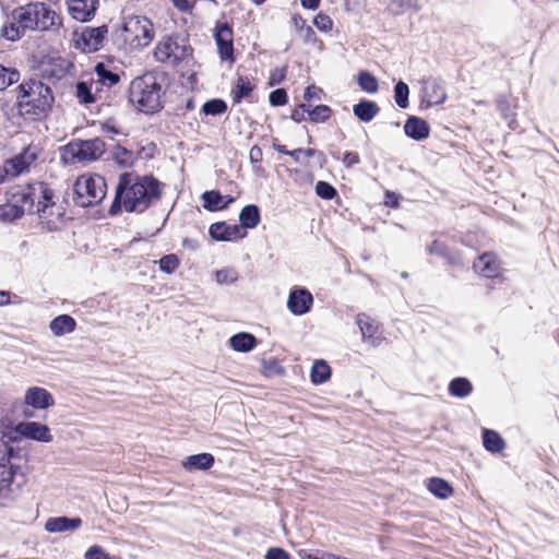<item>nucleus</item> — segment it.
Wrapping results in <instances>:
<instances>
[{"label":"nucleus","instance_id":"1","mask_svg":"<svg viewBox=\"0 0 559 559\" xmlns=\"http://www.w3.org/2000/svg\"><path fill=\"white\" fill-rule=\"evenodd\" d=\"M160 194V182L152 175L123 173L119 176L109 213L116 215L122 209L128 213H143L159 200Z\"/></svg>","mask_w":559,"mask_h":559},{"label":"nucleus","instance_id":"2","mask_svg":"<svg viewBox=\"0 0 559 559\" xmlns=\"http://www.w3.org/2000/svg\"><path fill=\"white\" fill-rule=\"evenodd\" d=\"M166 92V73L146 72L130 82L128 98L140 112L153 115L164 108Z\"/></svg>","mask_w":559,"mask_h":559},{"label":"nucleus","instance_id":"3","mask_svg":"<svg viewBox=\"0 0 559 559\" xmlns=\"http://www.w3.org/2000/svg\"><path fill=\"white\" fill-rule=\"evenodd\" d=\"M20 200L26 206L27 214H36L41 223H46L48 230L58 228V221L63 216L62 212L57 213V221L50 218L53 215L55 192L47 182L33 181L25 186L13 187Z\"/></svg>","mask_w":559,"mask_h":559},{"label":"nucleus","instance_id":"4","mask_svg":"<svg viewBox=\"0 0 559 559\" xmlns=\"http://www.w3.org/2000/svg\"><path fill=\"white\" fill-rule=\"evenodd\" d=\"M17 114L25 119L43 117L53 103L51 88L38 80H29L19 85Z\"/></svg>","mask_w":559,"mask_h":559},{"label":"nucleus","instance_id":"5","mask_svg":"<svg viewBox=\"0 0 559 559\" xmlns=\"http://www.w3.org/2000/svg\"><path fill=\"white\" fill-rule=\"evenodd\" d=\"M14 11V20L22 29L28 31H50L61 24L59 15L50 7L43 2H29L20 5Z\"/></svg>","mask_w":559,"mask_h":559},{"label":"nucleus","instance_id":"6","mask_svg":"<svg viewBox=\"0 0 559 559\" xmlns=\"http://www.w3.org/2000/svg\"><path fill=\"white\" fill-rule=\"evenodd\" d=\"M106 195V181L99 175L81 176L73 185V201L78 206L88 207L102 202Z\"/></svg>","mask_w":559,"mask_h":559},{"label":"nucleus","instance_id":"7","mask_svg":"<svg viewBox=\"0 0 559 559\" xmlns=\"http://www.w3.org/2000/svg\"><path fill=\"white\" fill-rule=\"evenodd\" d=\"M19 466H0V507H10L20 497L25 476L17 473Z\"/></svg>","mask_w":559,"mask_h":559},{"label":"nucleus","instance_id":"8","mask_svg":"<svg viewBox=\"0 0 559 559\" xmlns=\"http://www.w3.org/2000/svg\"><path fill=\"white\" fill-rule=\"evenodd\" d=\"M190 47L178 37H164L154 49V57L163 63L179 64L189 55Z\"/></svg>","mask_w":559,"mask_h":559},{"label":"nucleus","instance_id":"9","mask_svg":"<svg viewBox=\"0 0 559 559\" xmlns=\"http://www.w3.org/2000/svg\"><path fill=\"white\" fill-rule=\"evenodd\" d=\"M106 151L105 142L99 138L79 140L67 146V152L78 162H93Z\"/></svg>","mask_w":559,"mask_h":559},{"label":"nucleus","instance_id":"10","mask_svg":"<svg viewBox=\"0 0 559 559\" xmlns=\"http://www.w3.org/2000/svg\"><path fill=\"white\" fill-rule=\"evenodd\" d=\"M128 34V39L138 47H146L154 37L153 24L144 16H133L129 19L123 26Z\"/></svg>","mask_w":559,"mask_h":559},{"label":"nucleus","instance_id":"11","mask_svg":"<svg viewBox=\"0 0 559 559\" xmlns=\"http://www.w3.org/2000/svg\"><path fill=\"white\" fill-rule=\"evenodd\" d=\"M13 427L0 421V466H15L12 460L20 457L22 450L15 445L21 439L17 433H11Z\"/></svg>","mask_w":559,"mask_h":559},{"label":"nucleus","instance_id":"12","mask_svg":"<svg viewBox=\"0 0 559 559\" xmlns=\"http://www.w3.org/2000/svg\"><path fill=\"white\" fill-rule=\"evenodd\" d=\"M39 152L40 150L36 145H28L24 147L22 152L5 162V174L12 177H17L27 173L31 165L38 158Z\"/></svg>","mask_w":559,"mask_h":559},{"label":"nucleus","instance_id":"13","mask_svg":"<svg viewBox=\"0 0 559 559\" xmlns=\"http://www.w3.org/2000/svg\"><path fill=\"white\" fill-rule=\"evenodd\" d=\"M214 39L217 45L219 58L223 61H235L233 28L227 22L217 23L214 29Z\"/></svg>","mask_w":559,"mask_h":559},{"label":"nucleus","instance_id":"14","mask_svg":"<svg viewBox=\"0 0 559 559\" xmlns=\"http://www.w3.org/2000/svg\"><path fill=\"white\" fill-rule=\"evenodd\" d=\"M424 94L423 104L426 107L441 105L447 100V92L443 80L440 78L429 76L420 81Z\"/></svg>","mask_w":559,"mask_h":559},{"label":"nucleus","instance_id":"15","mask_svg":"<svg viewBox=\"0 0 559 559\" xmlns=\"http://www.w3.org/2000/svg\"><path fill=\"white\" fill-rule=\"evenodd\" d=\"M11 433H17L20 438H26L38 442L48 443L52 441V435L50 433L49 427L38 421H21L13 427V431Z\"/></svg>","mask_w":559,"mask_h":559},{"label":"nucleus","instance_id":"16","mask_svg":"<svg viewBox=\"0 0 559 559\" xmlns=\"http://www.w3.org/2000/svg\"><path fill=\"white\" fill-rule=\"evenodd\" d=\"M313 305L312 294L305 287L296 286L289 292L287 309L294 316H304L310 312Z\"/></svg>","mask_w":559,"mask_h":559},{"label":"nucleus","instance_id":"17","mask_svg":"<svg viewBox=\"0 0 559 559\" xmlns=\"http://www.w3.org/2000/svg\"><path fill=\"white\" fill-rule=\"evenodd\" d=\"M108 29L106 25L99 27H86L78 39V46L84 52H94L102 48Z\"/></svg>","mask_w":559,"mask_h":559},{"label":"nucleus","instance_id":"18","mask_svg":"<svg viewBox=\"0 0 559 559\" xmlns=\"http://www.w3.org/2000/svg\"><path fill=\"white\" fill-rule=\"evenodd\" d=\"M26 209L12 187L7 192V203L0 205V221L13 222L19 219L27 213Z\"/></svg>","mask_w":559,"mask_h":559},{"label":"nucleus","instance_id":"19","mask_svg":"<svg viewBox=\"0 0 559 559\" xmlns=\"http://www.w3.org/2000/svg\"><path fill=\"white\" fill-rule=\"evenodd\" d=\"M209 234L215 241H233L247 235L239 225H229L225 222L213 223L209 228Z\"/></svg>","mask_w":559,"mask_h":559},{"label":"nucleus","instance_id":"20","mask_svg":"<svg viewBox=\"0 0 559 559\" xmlns=\"http://www.w3.org/2000/svg\"><path fill=\"white\" fill-rule=\"evenodd\" d=\"M71 16L80 22H87L95 15L98 0H66Z\"/></svg>","mask_w":559,"mask_h":559},{"label":"nucleus","instance_id":"21","mask_svg":"<svg viewBox=\"0 0 559 559\" xmlns=\"http://www.w3.org/2000/svg\"><path fill=\"white\" fill-rule=\"evenodd\" d=\"M24 402L35 409H47L55 404L53 396L45 388L31 386L25 391Z\"/></svg>","mask_w":559,"mask_h":559},{"label":"nucleus","instance_id":"22","mask_svg":"<svg viewBox=\"0 0 559 559\" xmlns=\"http://www.w3.org/2000/svg\"><path fill=\"white\" fill-rule=\"evenodd\" d=\"M356 323L358 324L364 342L371 346H379L381 337L379 336V325L366 313H358L356 316Z\"/></svg>","mask_w":559,"mask_h":559},{"label":"nucleus","instance_id":"23","mask_svg":"<svg viewBox=\"0 0 559 559\" xmlns=\"http://www.w3.org/2000/svg\"><path fill=\"white\" fill-rule=\"evenodd\" d=\"M474 270L487 278H495L500 274V263L496 255L485 252L473 264Z\"/></svg>","mask_w":559,"mask_h":559},{"label":"nucleus","instance_id":"24","mask_svg":"<svg viewBox=\"0 0 559 559\" xmlns=\"http://www.w3.org/2000/svg\"><path fill=\"white\" fill-rule=\"evenodd\" d=\"M404 132L415 141H423L429 136L430 128L426 120L416 116H409L405 121Z\"/></svg>","mask_w":559,"mask_h":559},{"label":"nucleus","instance_id":"25","mask_svg":"<svg viewBox=\"0 0 559 559\" xmlns=\"http://www.w3.org/2000/svg\"><path fill=\"white\" fill-rule=\"evenodd\" d=\"M94 72L97 80L94 81L96 86V93H100L103 87H112L120 82V75L117 72L111 71L105 63L98 62L95 66Z\"/></svg>","mask_w":559,"mask_h":559},{"label":"nucleus","instance_id":"26","mask_svg":"<svg viewBox=\"0 0 559 559\" xmlns=\"http://www.w3.org/2000/svg\"><path fill=\"white\" fill-rule=\"evenodd\" d=\"M82 525L80 518L56 516L46 521L45 530L49 533L75 531Z\"/></svg>","mask_w":559,"mask_h":559},{"label":"nucleus","instance_id":"27","mask_svg":"<svg viewBox=\"0 0 559 559\" xmlns=\"http://www.w3.org/2000/svg\"><path fill=\"white\" fill-rule=\"evenodd\" d=\"M380 111V107L373 100L360 99L353 106L354 116L361 122H370Z\"/></svg>","mask_w":559,"mask_h":559},{"label":"nucleus","instance_id":"28","mask_svg":"<svg viewBox=\"0 0 559 559\" xmlns=\"http://www.w3.org/2000/svg\"><path fill=\"white\" fill-rule=\"evenodd\" d=\"M98 94L96 93V86L94 80L91 82L87 81H79L75 84V96L80 104L82 105H91L98 99Z\"/></svg>","mask_w":559,"mask_h":559},{"label":"nucleus","instance_id":"29","mask_svg":"<svg viewBox=\"0 0 559 559\" xmlns=\"http://www.w3.org/2000/svg\"><path fill=\"white\" fill-rule=\"evenodd\" d=\"M258 344L257 337L248 332H239L229 338V345L235 352L249 353Z\"/></svg>","mask_w":559,"mask_h":559},{"label":"nucleus","instance_id":"30","mask_svg":"<svg viewBox=\"0 0 559 559\" xmlns=\"http://www.w3.org/2000/svg\"><path fill=\"white\" fill-rule=\"evenodd\" d=\"M427 251L429 254H436L441 258H443L449 264L452 265H462V259L461 255L455 252L451 251L447 245L439 240H433L427 248Z\"/></svg>","mask_w":559,"mask_h":559},{"label":"nucleus","instance_id":"31","mask_svg":"<svg viewBox=\"0 0 559 559\" xmlns=\"http://www.w3.org/2000/svg\"><path fill=\"white\" fill-rule=\"evenodd\" d=\"M496 107L500 111L502 118L507 121L509 128L515 129V105L512 103L510 97L507 95H499L496 99Z\"/></svg>","mask_w":559,"mask_h":559},{"label":"nucleus","instance_id":"32","mask_svg":"<svg viewBox=\"0 0 559 559\" xmlns=\"http://www.w3.org/2000/svg\"><path fill=\"white\" fill-rule=\"evenodd\" d=\"M214 456L210 453H199L188 456L183 466L188 471H206L214 465Z\"/></svg>","mask_w":559,"mask_h":559},{"label":"nucleus","instance_id":"33","mask_svg":"<svg viewBox=\"0 0 559 559\" xmlns=\"http://www.w3.org/2000/svg\"><path fill=\"white\" fill-rule=\"evenodd\" d=\"M76 322L69 314H60L50 321L49 329L56 336L71 333L75 330Z\"/></svg>","mask_w":559,"mask_h":559},{"label":"nucleus","instance_id":"34","mask_svg":"<svg viewBox=\"0 0 559 559\" xmlns=\"http://www.w3.org/2000/svg\"><path fill=\"white\" fill-rule=\"evenodd\" d=\"M483 445L490 453H501L506 449V441L497 431L483 429Z\"/></svg>","mask_w":559,"mask_h":559},{"label":"nucleus","instance_id":"35","mask_svg":"<svg viewBox=\"0 0 559 559\" xmlns=\"http://www.w3.org/2000/svg\"><path fill=\"white\" fill-rule=\"evenodd\" d=\"M226 198L227 201L223 204L224 197L218 191H205L202 194L203 206L211 212L226 209L234 201L233 197L228 195Z\"/></svg>","mask_w":559,"mask_h":559},{"label":"nucleus","instance_id":"36","mask_svg":"<svg viewBox=\"0 0 559 559\" xmlns=\"http://www.w3.org/2000/svg\"><path fill=\"white\" fill-rule=\"evenodd\" d=\"M261 221L260 209L254 204H249L242 207L239 214L240 227L243 228H255Z\"/></svg>","mask_w":559,"mask_h":559},{"label":"nucleus","instance_id":"37","mask_svg":"<svg viewBox=\"0 0 559 559\" xmlns=\"http://www.w3.org/2000/svg\"><path fill=\"white\" fill-rule=\"evenodd\" d=\"M26 31L20 27V24L14 20V11L12 10L8 20L2 24L0 36L7 40L15 41L25 35Z\"/></svg>","mask_w":559,"mask_h":559},{"label":"nucleus","instance_id":"38","mask_svg":"<svg viewBox=\"0 0 559 559\" xmlns=\"http://www.w3.org/2000/svg\"><path fill=\"white\" fill-rule=\"evenodd\" d=\"M110 155L115 164L122 168H130L133 166L136 157L134 153L121 145H115L110 151Z\"/></svg>","mask_w":559,"mask_h":559},{"label":"nucleus","instance_id":"39","mask_svg":"<svg viewBox=\"0 0 559 559\" xmlns=\"http://www.w3.org/2000/svg\"><path fill=\"white\" fill-rule=\"evenodd\" d=\"M331 378V367L325 360H316L312 365L310 379L316 385L326 382Z\"/></svg>","mask_w":559,"mask_h":559},{"label":"nucleus","instance_id":"40","mask_svg":"<svg viewBox=\"0 0 559 559\" xmlns=\"http://www.w3.org/2000/svg\"><path fill=\"white\" fill-rule=\"evenodd\" d=\"M473 391V385L467 378L457 377L450 381L449 393L459 399L468 396Z\"/></svg>","mask_w":559,"mask_h":559},{"label":"nucleus","instance_id":"41","mask_svg":"<svg viewBox=\"0 0 559 559\" xmlns=\"http://www.w3.org/2000/svg\"><path fill=\"white\" fill-rule=\"evenodd\" d=\"M428 490L440 499H447L453 493L451 485L439 477H432L428 481Z\"/></svg>","mask_w":559,"mask_h":559},{"label":"nucleus","instance_id":"42","mask_svg":"<svg viewBox=\"0 0 559 559\" xmlns=\"http://www.w3.org/2000/svg\"><path fill=\"white\" fill-rule=\"evenodd\" d=\"M254 85L251 83L248 76L240 75L237 79L235 88L233 90L234 103H240L242 98H247L251 95Z\"/></svg>","mask_w":559,"mask_h":559},{"label":"nucleus","instance_id":"43","mask_svg":"<svg viewBox=\"0 0 559 559\" xmlns=\"http://www.w3.org/2000/svg\"><path fill=\"white\" fill-rule=\"evenodd\" d=\"M393 15H401L406 12H417L420 10L419 0H392L388 7Z\"/></svg>","mask_w":559,"mask_h":559},{"label":"nucleus","instance_id":"44","mask_svg":"<svg viewBox=\"0 0 559 559\" xmlns=\"http://www.w3.org/2000/svg\"><path fill=\"white\" fill-rule=\"evenodd\" d=\"M356 82L362 91L370 94L376 93L379 88L377 78L368 71L359 72Z\"/></svg>","mask_w":559,"mask_h":559},{"label":"nucleus","instance_id":"45","mask_svg":"<svg viewBox=\"0 0 559 559\" xmlns=\"http://www.w3.org/2000/svg\"><path fill=\"white\" fill-rule=\"evenodd\" d=\"M19 80L20 72L15 68L0 64V91H3L12 84L19 82Z\"/></svg>","mask_w":559,"mask_h":559},{"label":"nucleus","instance_id":"46","mask_svg":"<svg viewBox=\"0 0 559 559\" xmlns=\"http://www.w3.org/2000/svg\"><path fill=\"white\" fill-rule=\"evenodd\" d=\"M331 115L332 109L328 105H318L313 108L308 105V118L311 122L323 123L330 119Z\"/></svg>","mask_w":559,"mask_h":559},{"label":"nucleus","instance_id":"47","mask_svg":"<svg viewBox=\"0 0 559 559\" xmlns=\"http://www.w3.org/2000/svg\"><path fill=\"white\" fill-rule=\"evenodd\" d=\"M227 111V104L221 98H213L205 102L202 106V112L205 116H218Z\"/></svg>","mask_w":559,"mask_h":559},{"label":"nucleus","instance_id":"48","mask_svg":"<svg viewBox=\"0 0 559 559\" xmlns=\"http://www.w3.org/2000/svg\"><path fill=\"white\" fill-rule=\"evenodd\" d=\"M408 96H409L408 85L403 81H399L394 85V100H395L396 105L402 109L407 108L409 105Z\"/></svg>","mask_w":559,"mask_h":559},{"label":"nucleus","instance_id":"49","mask_svg":"<svg viewBox=\"0 0 559 559\" xmlns=\"http://www.w3.org/2000/svg\"><path fill=\"white\" fill-rule=\"evenodd\" d=\"M158 264L162 272L171 274L178 269L180 262L176 254L170 253L162 257Z\"/></svg>","mask_w":559,"mask_h":559},{"label":"nucleus","instance_id":"50","mask_svg":"<svg viewBox=\"0 0 559 559\" xmlns=\"http://www.w3.org/2000/svg\"><path fill=\"white\" fill-rule=\"evenodd\" d=\"M316 193L324 200H332L337 194L336 189L326 181L317 182Z\"/></svg>","mask_w":559,"mask_h":559},{"label":"nucleus","instance_id":"51","mask_svg":"<svg viewBox=\"0 0 559 559\" xmlns=\"http://www.w3.org/2000/svg\"><path fill=\"white\" fill-rule=\"evenodd\" d=\"M313 25L320 31V32H324V33H328L332 29L333 27V21L332 19L325 14V13H322L320 12L319 14L316 15V17L313 19Z\"/></svg>","mask_w":559,"mask_h":559},{"label":"nucleus","instance_id":"52","mask_svg":"<svg viewBox=\"0 0 559 559\" xmlns=\"http://www.w3.org/2000/svg\"><path fill=\"white\" fill-rule=\"evenodd\" d=\"M218 284H231L238 278L237 272L233 269L218 270L215 274Z\"/></svg>","mask_w":559,"mask_h":559},{"label":"nucleus","instance_id":"53","mask_svg":"<svg viewBox=\"0 0 559 559\" xmlns=\"http://www.w3.org/2000/svg\"><path fill=\"white\" fill-rule=\"evenodd\" d=\"M287 93L284 88H277L270 93L269 102L272 106H283L287 103Z\"/></svg>","mask_w":559,"mask_h":559},{"label":"nucleus","instance_id":"54","mask_svg":"<svg viewBox=\"0 0 559 559\" xmlns=\"http://www.w3.org/2000/svg\"><path fill=\"white\" fill-rule=\"evenodd\" d=\"M85 559H114V557H110L103 547L94 545L85 552Z\"/></svg>","mask_w":559,"mask_h":559},{"label":"nucleus","instance_id":"55","mask_svg":"<svg viewBox=\"0 0 559 559\" xmlns=\"http://www.w3.org/2000/svg\"><path fill=\"white\" fill-rule=\"evenodd\" d=\"M286 78V67L276 68L270 74L269 84L271 86L281 84Z\"/></svg>","mask_w":559,"mask_h":559},{"label":"nucleus","instance_id":"56","mask_svg":"<svg viewBox=\"0 0 559 559\" xmlns=\"http://www.w3.org/2000/svg\"><path fill=\"white\" fill-rule=\"evenodd\" d=\"M264 559H290V555L283 548L272 547L266 551Z\"/></svg>","mask_w":559,"mask_h":559},{"label":"nucleus","instance_id":"57","mask_svg":"<svg viewBox=\"0 0 559 559\" xmlns=\"http://www.w3.org/2000/svg\"><path fill=\"white\" fill-rule=\"evenodd\" d=\"M342 163L345 167L350 168L354 165L360 163V157L356 152H345L342 158Z\"/></svg>","mask_w":559,"mask_h":559},{"label":"nucleus","instance_id":"58","mask_svg":"<svg viewBox=\"0 0 559 559\" xmlns=\"http://www.w3.org/2000/svg\"><path fill=\"white\" fill-rule=\"evenodd\" d=\"M58 62H59V68L56 70H52L50 72V76H53V78L60 80L67 74L69 67H71V63L66 60H62V59L58 60Z\"/></svg>","mask_w":559,"mask_h":559},{"label":"nucleus","instance_id":"59","mask_svg":"<svg viewBox=\"0 0 559 559\" xmlns=\"http://www.w3.org/2000/svg\"><path fill=\"white\" fill-rule=\"evenodd\" d=\"M300 34L305 43L314 44L318 40L316 32L309 25H306L304 28H301Z\"/></svg>","mask_w":559,"mask_h":559},{"label":"nucleus","instance_id":"60","mask_svg":"<svg viewBox=\"0 0 559 559\" xmlns=\"http://www.w3.org/2000/svg\"><path fill=\"white\" fill-rule=\"evenodd\" d=\"M306 112L308 114V105L307 104H300L298 107H296L293 110L290 118L295 122H301V121L305 120V114Z\"/></svg>","mask_w":559,"mask_h":559},{"label":"nucleus","instance_id":"61","mask_svg":"<svg viewBox=\"0 0 559 559\" xmlns=\"http://www.w3.org/2000/svg\"><path fill=\"white\" fill-rule=\"evenodd\" d=\"M322 93V90L314 86V85H311V86H308L306 90H305V93H304V98L305 100L307 102H310L312 99H320V94Z\"/></svg>","mask_w":559,"mask_h":559},{"label":"nucleus","instance_id":"62","mask_svg":"<svg viewBox=\"0 0 559 559\" xmlns=\"http://www.w3.org/2000/svg\"><path fill=\"white\" fill-rule=\"evenodd\" d=\"M102 131L105 133L126 135V133L119 129L111 120H107L102 124Z\"/></svg>","mask_w":559,"mask_h":559},{"label":"nucleus","instance_id":"63","mask_svg":"<svg viewBox=\"0 0 559 559\" xmlns=\"http://www.w3.org/2000/svg\"><path fill=\"white\" fill-rule=\"evenodd\" d=\"M262 148L258 145H253L249 152V159L252 164H258L262 160Z\"/></svg>","mask_w":559,"mask_h":559},{"label":"nucleus","instance_id":"64","mask_svg":"<svg viewBox=\"0 0 559 559\" xmlns=\"http://www.w3.org/2000/svg\"><path fill=\"white\" fill-rule=\"evenodd\" d=\"M176 9L181 12H188L192 9V5L188 0H170Z\"/></svg>","mask_w":559,"mask_h":559}]
</instances>
